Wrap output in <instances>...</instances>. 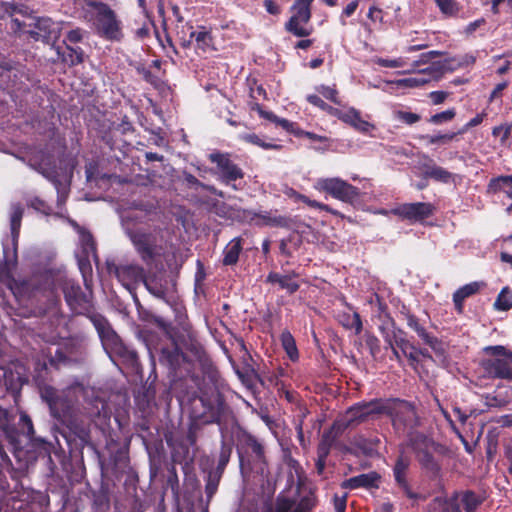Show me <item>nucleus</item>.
<instances>
[{
	"mask_svg": "<svg viewBox=\"0 0 512 512\" xmlns=\"http://www.w3.org/2000/svg\"><path fill=\"white\" fill-rule=\"evenodd\" d=\"M8 410L0 406V430L7 442L10 452L16 462V466L7 455L4 444L0 441L1 467L6 469L13 479H18L34 464L38 458L49 459L53 445L41 437L35 435L32 419L26 412L20 413L17 427L10 424Z\"/></svg>",
	"mask_w": 512,
	"mask_h": 512,
	"instance_id": "nucleus-1",
	"label": "nucleus"
},
{
	"mask_svg": "<svg viewBox=\"0 0 512 512\" xmlns=\"http://www.w3.org/2000/svg\"><path fill=\"white\" fill-rule=\"evenodd\" d=\"M390 419L394 431L398 434L413 432L420 425L415 405L397 397L373 398L354 403L345 411L344 418L335 421L332 429L342 433L348 428L359 426L382 417Z\"/></svg>",
	"mask_w": 512,
	"mask_h": 512,
	"instance_id": "nucleus-2",
	"label": "nucleus"
},
{
	"mask_svg": "<svg viewBox=\"0 0 512 512\" xmlns=\"http://www.w3.org/2000/svg\"><path fill=\"white\" fill-rule=\"evenodd\" d=\"M230 413L224 396L217 390L210 393L201 392V395L191 402L190 418L204 425L217 424L221 434L225 431L223 422Z\"/></svg>",
	"mask_w": 512,
	"mask_h": 512,
	"instance_id": "nucleus-3",
	"label": "nucleus"
},
{
	"mask_svg": "<svg viewBox=\"0 0 512 512\" xmlns=\"http://www.w3.org/2000/svg\"><path fill=\"white\" fill-rule=\"evenodd\" d=\"M96 322L95 329L110 359L113 362L120 361L138 372L141 364L137 352L122 341L107 319L103 321L96 318Z\"/></svg>",
	"mask_w": 512,
	"mask_h": 512,
	"instance_id": "nucleus-4",
	"label": "nucleus"
},
{
	"mask_svg": "<svg viewBox=\"0 0 512 512\" xmlns=\"http://www.w3.org/2000/svg\"><path fill=\"white\" fill-rule=\"evenodd\" d=\"M315 0H294L289 8L291 16L284 24V29L291 35L301 38L294 45L297 50H307L315 39L308 38L314 31L309 25L312 18V6Z\"/></svg>",
	"mask_w": 512,
	"mask_h": 512,
	"instance_id": "nucleus-5",
	"label": "nucleus"
},
{
	"mask_svg": "<svg viewBox=\"0 0 512 512\" xmlns=\"http://www.w3.org/2000/svg\"><path fill=\"white\" fill-rule=\"evenodd\" d=\"M61 290L65 302L73 314L86 316L94 327L97 323L96 318L106 320V317L102 314L95 312L93 293H85L77 281L66 276L62 282Z\"/></svg>",
	"mask_w": 512,
	"mask_h": 512,
	"instance_id": "nucleus-6",
	"label": "nucleus"
},
{
	"mask_svg": "<svg viewBox=\"0 0 512 512\" xmlns=\"http://www.w3.org/2000/svg\"><path fill=\"white\" fill-rule=\"evenodd\" d=\"M483 500L473 490H458L447 497H435L429 504V512H477Z\"/></svg>",
	"mask_w": 512,
	"mask_h": 512,
	"instance_id": "nucleus-7",
	"label": "nucleus"
},
{
	"mask_svg": "<svg viewBox=\"0 0 512 512\" xmlns=\"http://www.w3.org/2000/svg\"><path fill=\"white\" fill-rule=\"evenodd\" d=\"M87 5L95 10L94 26L96 34L108 41L119 42L123 39L122 22L116 12L101 1H90Z\"/></svg>",
	"mask_w": 512,
	"mask_h": 512,
	"instance_id": "nucleus-8",
	"label": "nucleus"
},
{
	"mask_svg": "<svg viewBox=\"0 0 512 512\" xmlns=\"http://www.w3.org/2000/svg\"><path fill=\"white\" fill-rule=\"evenodd\" d=\"M62 425L59 433L65 439L71 455L82 454L86 446L92 445L91 421L75 415Z\"/></svg>",
	"mask_w": 512,
	"mask_h": 512,
	"instance_id": "nucleus-9",
	"label": "nucleus"
},
{
	"mask_svg": "<svg viewBox=\"0 0 512 512\" xmlns=\"http://www.w3.org/2000/svg\"><path fill=\"white\" fill-rule=\"evenodd\" d=\"M491 358L482 361V368L491 378L512 380V352L504 346H488L484 349Z\"/></svg>",
	"mask_w": 512,
	"mask_h": 512,
	"instance_id": "nucleus-10",
	"label": "nucleus"
},
{
	"mask_svg": "<svg viewBox=\"0 0 512 512\" xmlns=\"http://www.w3.org/2000/svg\"><path fill=\"white\" fill-rule=\"evenodd\" d=\"M208 160L215 164L213 173L222 184L234 190L239 189L236 182L242 180L245 173L241 167L232 161L230 153L215 151L208 155Z\"/></svg>",
	"mask_w": 512,
	"mask_h": 512,
	"instance_id": "nucleus-11",
	"label": "nucleus"
},
{
	"mask_svg": "<svg viewBox=\"0 0 512 512\" xmlns=\"http://www.w3.org/2000/svg\"><path fill=\"white\" fill-rule=\"evenodd\" d=\"M314 188L348 204H353L360 197L359 188L339 177L319 178Z\"/></svg>",
	"mask_w": 512,
	"mask_h": 512,
	"instance_id": "nucleus-12",
	"label": "nucleus"
},
{
	"mask_svg": "<svg viewBox=\"0 0 512 512\" xmlns=\"http://www.w3.org/2000/svg\"><path fill=\"white\" fill-rule=\"evenodd\" d=\"M42 400L48 405L53 418L64 423L75 416L71 400L51 385H43L40 392Z\"/></svg>",
	"mask_w": 512,
	"mask_h": 512,
	"instance_id": "nucleus-13",
	"label": "nucleus"
},
{
	"mask_svg": "<svg viewBox=\"0 0 512 512\" xmlns=\"http://www.w3.org/2000/svg\"><path fill=\"white\" fill-rule=\"evenodd\" d=\"M66 276L60 270L46 269L29 281H24L22 286L33 295L38 292L43 295H55L57 290L62 288Z\"/></svg>",
	"mask_w": 512,
	"mask_h": 512,
	"instance_id": "nucleus-14",
	"label": "nucleus"
},
{
	"mask_svg": "<svg viewBox=\"0 0 512 512\" xmlns=\"http://www.w3.org/2000/svg\"><path fill=\"white\" fill-rule=\"evenodd\" d=\"M105 265L107 273L114 275L130 293L143 283L146 275L145 269L138 264L119 265L113 259H107Z\"/></svg>",
	"mask_w": 512,
	"mask_h": 512,
	"instance_id": "nucleus-15",
	"label": "nucleus"
},
{
	"mask_svg": "<svg viewBox=\"0 0 512 512\" xmlns=\"http://www.w3.org/2000/svg\"><path fill=\"white\" fill-rule=\"evenodd\" d=\"M130 239L145 264L150 265L159 255L157 237L153 233L135 231L130 234Z\"/></svg>",
	"mask_w": 512,
	"mask_h": 512,
	"instance_id": "nucleus-16",
	"label": "nucleus"
},
{
	"mask_svg": "<svg viewBox=\"0 0 512 512\" xmlns=\"http://www.w3.org/2000/svg\"><path fill=\"white\" fill-rule=\"evenodd\" d=\"M27 34L35 41H42L49 44L56 42L60 37V24L48 17L37 18L29 24Z\"/></svg>",
	"mask_w": 512,
	"mask_h": 512,
	"instance_id": "nucleus-17",
	"label": "nucleus"
},
{
	"mask_svg": "<svg viewBox=\"0 0 512 512\" xmlns=\"http://www.w3.org/2000/svg\"><path fill=\"white\" fill-rule=\"evenodd\" d=\"M411 461L407 456L400 454L393 465L392 472L396 486L403 494L412 500L420 499V494L413 491L408 479Z\"/></svg>",
	"mask_w": 512,
	"mask_h": 512,
	"instance_id": "nucleus-18",
	"label": "nucleus"
},
{
	"mask_svg": "<svg viewBox=\"0 0 512 512\" xmlns=\"http://www.w3.org/2000/svg\"><path fill=\"white\" fill-rule=\"evenodd\" d=\"M435 207L429 202L405 203L393 209V214L410 222H421L434 214Z\"/></svg>",
	"mask_w": 512,
	"mask_h": 512,
	"instance_id": "nucleus-19",
	"label": "nucleus"
},
{
	"mask_svg": "<svg viewBox=\"0 0 512 512\" xmlns=\"http://www.w3.org/2000/svg\"><path fill=\"white\" fill-rule=\"evenodd\" d=\"M239 440L242 449H245V452L251 456L254 464L258 466L257 469L263 473L268 465L263 443L247 432H244Z\"/></svg>",
	"mask_w": 512,
	"mask_h": 512,
	"instance_id": "nucleus-20",
	"label": "nucleus"
},
{
	"mask_svg": "<svg viewBox=\"0 0 512 512\" xmlns=\"http://www.w3.org/2000/svg\"><path fill=\"white\" fill-rule=\"evenodd\" d=\"M407 445L415 454L416 459L429 451L443 453L445 450V446L435 442L432 438L416 430L408 433Z\"/></svg>",
	"mask_w": 512,
	"mask_h": 512,
	"instance_id": "nucleus-21",
	"label": "nucleus"
},
{
	"mask_svg": "<svg viewBox=\"0 0 512 512\" xmlns=\"http://www.w3.org/2000/svg\"><path fill=\"white\" fill-rule=\"evenodd\" d=\"M406 323L407 326L423 341V343L428 345L436 354H444L442 341L426 330L424 323L419 317L413 314Z\"/></svg>",
	"mask_w": 512,
	"mask_h": 512,
	"instance_id": "nucleus-22",
	"label": "nucleus"
},
{
	"mask_svg": "<svg viewBox=\"0 0 512 512\" xmlns=\"http://www.w3.org/2000/svg\"><path fill=\"white\" fill-rule=\"evenodd\" d=\"M381 475L377 471L359 474L351 478L345 479L341 483L343 489L355 490L364 488L367 490L378 489L380 487Z\"/></svg>",
	"mask_w": 512,
	"mask_h": 512,
	"instance_id": "nucleus-23",
	"label": "nucleus"
},
{
	"mask_svg": "<svg viewBox=\"0 0 512 512\" xmlns=\"http://www.w3.org/2000/svg\"><path fill=\"white\" fill-rule=\"evenodd\" d=\"M298 277L299 274L295 271H291L287 274L270 272L266 277V282L270 284H278L280 289L286 290L289 295H292L300 288L299 282L295 280Z\"/></svg>",
	"mask_w": 512,
	"mask_h": 512,
	"instance_id": "nucleus-24",
	"label": "nucleus"
},
{
	"mask_svg": "<svg viewBox=\"0 0 512 512\" xmlns=\"http://www.w3.org/2000/svg\"><path fill=\"white\" fill-rule=\"evenodd\" d=\"M143 284L154 297L169 303L166 299L168 293V280L164 274L153 273L151 275H145Z\"/></svg>",
	"mask_w": 512,
	"mask_h": 512,
	"instance_id": "nucleus-25",
	"label": "nucleus"
},
{
	"mask_svg": "<svg viewBox=\"0 0 512 512\" xmlns=\"http://www.w3.org/2000/svg\"><path fill=\"white\" fill-rule=\"evenodd\" d=\"M349 311H341L337 314L338 323L346 330H354L355 335L361 334L363 330V322L360 314L354 311L352 305L346 303Z\"/></svg>",
	"mask_w": 512,
	"mask_h": 512,
	"instance_id": "nucleus-26",
	"label": "nucleus"
},
{
	"mask_svg": "<svg viewBox=\"0 0 512 512\" xmlns=\"http://www.w3.org/2000/svg\"><path fill=\"white\" fill-rule=\"evenodd\" d=\"M291 219L287 216L277 215L272 211H261L255 212V221L253 222L256 226H268V227H280L288 228L290 226Z\"/></svg>",
	"mask_w": 512,
	"mask_h": 512,
	"instance_id": "nucleus-27",
	"label": "nucleus"
},
{
	"mask_svg": "<svg viewBox=\"0 0 512 512\" xmlns=\"http://www.w3.org/2000/svg\"><path fill=\"white\" fill-rule=\"evenodd\" d=\"M483 286L485 283L474 281L465 284L453 293V303L458 314H462L464 311L465 299L477 294Z\"/></svg>",
	"mask_w": 512,
	"mask_h": 512,
	"instance_id": "nucleus-28",
	"label": "nucleus"
},
{
	"mask_svg": "<svg viewBox=\"0 0 512 512\" xmlns=\"http://www.w3.org/2000/svg\"><path fill=\"white\" fill-rule=\"evenodd\" d=\"M503 193L505 196L512 200V174L510 175H499L492 177L487 186V195H497Z\"/></svg>",
	"mask_w": 512,
	"mask_h": 512,
	"instance_id": "nucleus-29",
	"label": "nucleus"
},
{
	"mask_svg": "<svg viewBox=\"0 0 512 512\" xmlns=\"http://www.w3.org/2000/svg\"><path fill=\"white\" fill-rule=\"evenodd\" d=\"M48 363L50 365L55 364V360L52 357L47 358L44 354H38L33 359V380L41 391V387L46 384L48 375Z\"/></svg>",
	"mask_w": 512,
	"mask_h": 512,
	"instance_id": "nucleus-30",
	"label": "nucleus"
},
{
	"mask_svg": "<svg viewBox=\"0 0 512 512\" xmlns=\"http://www.w3.org/2000/svg\"><path fill=\"white\" fill-rule=\"evenodd\" d=\"M176 323L177 326L181 329V331L186 335L188 340L190 341V350L194 351L198 354L199 350H201L200 344L196 341V332L190 323L188 316L186 313H183L180 309H176Z\"/></svg>",
	"mask_w": 512,
	"mask_h": 512,
	"instance_id": "nucleus-31",
	"label": "nucleus"
},
{
	"mask_svg": "<svg viewBox=\"0 0 512 512\" xmlns=\"http://www.w3.org/2000/svg\"><path fill=\"white\" fill-rule=\"evenodd\" d=\"M160 361L167 364L171 370L176 372L181 364L187 361V356L175 345L171 348H162Z\"/></svg>",
	"mask_w": 512,
	"mask_h": 512,
	"instance_id": "nucleus-32",
	"label": "nucleus"
},
{
	"mask_svg": "<svg viewBox=\"0 0 512 512\" xmlns=\"http://www.w3.org/2000/svg\"><path fill=\"white\" fill-rule=\"evenodd\" d=\"M286 195L289 198L293 199L294 201H301L311 208L319 209L321 211L328 212L334 216L344 218V215L341 212H339L338 210L333 209L331 206H329L327 204L318 202L316 200H312L309 197H307L306 195L299 193L298 191H296L293 188H290L286 192Z\"/></svg>",
	"mask_w": 512,
	"mask_h": 512,
	"instance_id": "nucleus-33",
	"label": "nucleus"
},
{
	"mask_svg": "<svg viewBox=\"0 0 512 512\" xmlns=\"http://www.w3.org/2000/svg\"><path fill=\"white\" fill-rule=\"evenodd\" d=\"M190 38L194 39L195 47L202 52L214 50V37L206 26H198L197 31L190 32Z\"/></svg>",
	"mask_w": 512,
	"mask_h": 512,
	"instance_id": "nucleus-34",
	"label": "nucleus"
},
{
	"mask_svg": "<svg viewBox=\"0 0 512 512\" xmlns=\"http://www.w3.org/2000/svg\"><path fill=\"white\" fill-rule=\"evenodd\" d=\"M243 238L235 237L233 238L224 248L223 250V259L222 263L225 266H233L237 264L239 260V255L243 250Z\"/></svg>",
	"mask_w": 512,
	"mask_h": 512,
	"instance_id": "nucleus-35",
	"label": "nucleus"
},
{
	"mask_svg": "<svg viewBox=\"0 0 512 512\" xmlns=\"http://www.w3.org/2000/svg\"><path fill=\"white\" fill-rule=\"evenodd\" d=\"M57 54L61 61L70 67L79 65L84 61V51L82 48L65 44V50L61 51V48H57Z\"/></svg>",
	"mask_w": 512,
	"mask_h": 512,
	"instance_id": "nucleus-36",
	"label": "nucleus"
},
{
	"mask_svg": "<svg viewBox=\"0 0 512 512\" xmlns=\"http://www.w3.org/2000/svg\"><path fill=\"white\" fill-rule=\"evenodd\" d=\"M434 451H429L418 457L416 460L423 470L436 478L440 475L441 465L433 456Z\"/></svg>",
	"mask_w": 512,
	"mask_h": 512,
	"instance_id": "nucleus-37",
	"label": "nucleus"
},
{
	"mask_svg": "<svg viewBox=\"0 0 512 512\" xmlns=\"http://www.w3.org/2000/svg\"><path fill=\"white\" fill-rule=\"evenodd\" d=\"M221 436H222V439H221L218 464L214 470L224 473L225 468L230 461V457H231L232 450H233V442L226 440L225 431H223V434H221Z\"/></svg>",
	"mask_w": 512,
	"mask_h": 512,
	"instance_id": "nucleus-38",
	"label": "nucleus"
},
{
	"mask_svg": "<svg viewBox=\"0 0 512 512\" xmlns=\"http://www.w3.org/2000/svg\"><path fill=\"white\" fill-rule=\"evenodd\" d=\"M280 341L283 349L287 353L291 361H296L299 358V352L296 346L293 335L288 330H284L280 335Z\"/></svg>",
	"mask_w": 512,
	"mask_h": 512,
	"instance_id": "nucleus-39",
	"label": "nucleus"
},
{
	"mask_svg": "<svg viewBox=\"0 0 512 512\" xmlns=\"http://www.w3.org/2000/svg\"><path fill=\"white\" fill-rule=\"evenodd\" d=\"M137 73L142 76L143 80L153 86L157 90H163L167 84L157 74L153 73L149 68L141 65L136 68Z\"/></svg>",
	"mask_w": 512,
	"mask_h": 512,
	"instance_id": "nucleus-40",
	"label": "nucleus"
},
{
	"mask_svg": "<svg viewBox=\"0 0 512 512\" xmlns=\"http://www.w3.org/2000/svg\"><path fill=\"white\" fill-rule=\"evenodd\" d=\"M426 179H432L436 182L448 184L455 181V175L445 168L436 165L426 173Z\"/></svg>",
	"mask_w": 512,
	"mask_h": 512,
	"instance_id": "nucleus-41",
	"label": "nucleus"
},
{
	"mask_svg": "<svg viewBox=\"0 0 512 512\" xmlns=\"http://www.w3.org/2000/svg\"><path fill=\"white\" fill-rule=\"evenodd\" d=\"M223 476V473L211 470L209 471L207 478H206V485H205V493L207 497V503L211 501L213 496L216 494L220 480Z\"/></svg>",
	"mask_w": 512,
	"mask_h": 512,
	"instance_id": "nucleus-42",
	"label": "nucleus"
},
{
	"mask_svg": "<svg viewBox=\"0 0 512 512\" xmlns=\"http://www.w3.org/2000/svg\"><path fill=\"white\" fill-rule=\"evenodd\" d=\"M493 306L497 311H508L512 308V291L508 286L501 289Z\"/></svg>",
	"mask_w": 512,
	"mask_h": 512,
	"instance_id": "nucleus-43",
	"label": "nucleus"
},
{
	"mask_svg": "<svg viewBox=\"0 0 512 512\" xmlns=\"http://www.w3.org/2000/svg\"><path fill=\"white\" fill-rule=\"evenodd\" d=\"M23 208L20 204L13 207V211L11 213L10 217V228H11V234L13 237V241L16 243L17 239L19 237L20 227H21V221L23 217Z\"/></svg>",
	"mask_w": 512,
	"mask_h": 512,
	"instance_id": "nucleus-44",
	"label": "nucleus"
},
{
	"mask_svg": "<svg viewBox=\"0 0 512 512\" xmlns=\"http://www.w3.org/2000/svg\"><path fill=\"white\" fill-rule=\"evenodd\" d=\"M240 138L244 142L256 145L265 150H281L282 149V145L265 142L255 133H246V134L241 135Z\"/></svg>",
	"mask_w": 512,
	"mask_h": 512,
	"instance_id": "nucleus-45",
	"label": "nucleus"
},
{
	"mask_svg": "<svg viewBox=\"0 0 512 512\" xmlns=\"http://www.w3.org/2000/svg\"><path fill=\"white\" fill-rule=\"evenodd\" d=\"M295 504V499L287 497L280 493L277 495L274 507L271 509L270 512H293Z\"/></svg>",
	"mask_w": 512,
	"mask_h": 512,
	"instance_id": "nucleus-46",
	"label": "nucleus"
},
{
	"mask_svg": "<svg viewBox=\"0 0 512 512\" xmlns=\"http://www.w3.org/2000/svg\"><path fill=\"white\" fill-rule=\"evenodd\" d=\"M442 14L448 17L456 16L461 6L456 0H434Z\"/></svg>",
	"mask_w": 512,
	"mask_h": 512,
	"instance_id": "nucleus-47",
	"label": "nucleus"
},
{
	"mask_svg": "<svg viewBox=\"0 0 512 512\" xmlns=\"http://www.w3.org/2000/svg\"><path fill=\"white\" fill-rule=\"evenodd\" d=\"M166 485L171 489V492L175 498L179 497L180 493V485H179V478L176 470V466L174 464H171L167 468V479H166Z\"/></svg>",
	"mask_w": 512,
	"mask_h": 512,
	"instance_id": "nucleus-48",
	"label": "nucleus"
},
{
	"mask_svg": "<svg viewBox=\"0 0 512 512\" xmlns=\"http://www.w3.org/2000/svg\"><path fill=\"white\" fill-rule=\"evenodd\" d=\"M420 74L431 80H439L445 71L444 65L441 62H433L428 67L419 70Z\"/></svg>",
	"mask_w": 512,
	"mask_h": 512,
	"instance_id": "nucleus-49",
	"label": "nucleus"
},
{
	"mask_svg": "<svg viewBox=\"0 0 512 512\" xmlns=\"http://www.w3.org/2000/svg\"><path fill=\"white\" fill-rule=\"evenodd\" d=\"M365 345L369 349L370 355L373 359H377L381 352V345L379 338L372 332L366 331L363 335Z\"/></svg>",
	"mask_w": 512,
	"mask_h": 512,
	"instance_id": "nucleus-50",
	"label": "nucleus"
},
{
	"mask_svg": "<svg viewBox=\"0 0 512 512\" xmlns=\"http://www.w3.org/2000/svg\"><path fill=\"white\" fill-rule=\"evenodd\" d=\"M183 178H184V181L185 183L188 185L189 188H194V189H198V188H204L208 191H210L211 193L215 194V195H218L220 197H223V192L222 191H218L214 186H206L204 185L202 182H200L193 174L191 173H188V172H184L183 173Z\"/></svg>",
	"mask_w": 512,
	"mask_h": 512,
	"instance_id": "nucleus-51",
	"label": "nucleus"
},
{
	"mask_svg": "<svg viewBox=\"0 0 512 512\" xmlns=\"http://www.w3.org/2000/svg\"><path fill=\"white\" fill-rule=\"evenodd\" d=\"M458 136L457 132H449L445 134H436V135H423L421 136L422 140H425L428 145L435 144H446L453 141Z\"/></svg>",
	"mask_w": 512,
	"mask_h": 512,
	"instance_id": "nucleus-52",
	"label": "nucleus"
},
{
	"mask_svg": "<svg viewBox=\"0 0 512 512\" xmlns=\"http://www.w3.org/2000/svg\"><path fill=\"white\" fill-rule=\"evenodd\" d=\"M189 455V448L185 444H179L174 447L171 451V464H182L185 461V465L183 469L185 470L188 466V462L186 461L187 456Z\"/></svg>",
	"mask_w": 512,
	"mask_h": 512,
	"instance_id": "nucleus-53",
	"label": "nucleus"
},
{
	"mask_svg": "<svg viewBox=\"0 0 512 512\" xmlns=\"http://www.w3.org/2000/svg\"><path fill=\"white\" fill-rule=\"evenodd\" d=\"M334 439L335 437L331 436V431L325 432L323 434L322 440L317 447V457L327 459L330 454Z\"/></svg>",
	"mask_w": 512,
	"mask_h": 512,
	"instance_id": "nucleus-54",
	"label": "nucleus"
},
{
	"mask_svg": "<svg viewBox=\"0 0 512 512\" xmlns=\"http://www.w3.org/2000/svg\"><path fill=\"white\" fill-rule=\"evenodd\" d=\"M231 218L240 223L253 224L255 221V212L243 208L232 209Z\"/></svg>",
	"mask_w": 512,
	"mask_h": 512,
	"instance_id": "nucleus-55",
	"label": "nucleus"
},
{
	"mask_svg": "<svg viewBox=\"0 0 512 512\" xmlns=\"http://www.w3.org/2000/svg\"><path fill=\"white\" fill-rule=\"evenodd\" d=\"M395 331H396V338H395L396 348H398L402 354H406L407 350H415L416 351V346L406 338V332L404 330H402L401 328H397V330H395Z\"/></svg>",
	"mask_w": 512,
	"mask_h": 512,
	"instance_id": "nucleus-56",
	"label": "nucleus"
},
{
	"mask_svg": "<svg viewBox=\"0 0 512 512\" xmlns=\"http://www.w3.org/2000/svg\"><path fill=\"white\" fill-rule=\"evenodd\" d=\"M455 116H456V109L450 108L445 111H442V112L432 115L428 119V122L431 124H434V125H441L443 123L452 121L455 118Z\"/></svg>",
	"mask_w": 512,
	"mask_h": 512,
	"instance_id": "nucleus-57",
	"label": "nucleus"
},
{
	"mask_svg": "<svg viewBox=\"0 0 512 512\" xmlns=\"http://www.w3.org/2000/svg\"><path fill=\"white\" fill-rule=\"evenodd\" d=\"M317 501L313 494L305 495L295 504L293 512H311Z\"/></svg>",
	"mask_w": 512,
	"mask_h": 512,
	"instance_id": "nucleus-58",
	"label": "nucleus"
},
{
	"mask_svg": "<svg viewBox=\"0 0 512 512\" xmlns=\"http://www.w3.org/2000/svg\"><path fill=\"white\" fill-rule=\"evenodd\" d=\"M296 137H305L313 142H319L324 145L323 149H327L330 146V139L324 135H318L314 132L305 131L302 128L296 131Z\"/></svg>",
	"mask_w": 512,
	"mask_h": 512,
	"instance_id": "nucleus-59",
	"label": "nucleus"
},
{
	"mask_svg": "<svg viewBox=\"0 0 512 512\" xmlns=\"http://www.w3.org/2000/svg\"><path fill=\"white\" fill-rule=\"evenodd\" d=\"M317 91L327 100L333 102L336 105H341V99L339 97V92L335 88V86L330 87L326 85H321L317 87Z\"/></svg>",
	"mask_w": 512,
	"mask_h": 512,
	"instance_id": "nucleus-60",
	"label": "nucleus"
},
{
	"mask_svg": "<svg viewBox=\"0 0 512 512\" xmlns=\"http://www.w3.org/2000/svg\"><path fill=\"white\" fill-rule=\"evenodd\" d=\"M512 133V123H504L499 126H495L492 129V135L494 137H500L501 144H505L510 138Z\"/></svg>",
	"mask_w": 512,
	"mask_h": 512,
	"instance_id": "nucleus-61",
	"label": "nucleus"
},
{
	"mask_svg": "<svg viewBox=\"0 0 512 512\" xmlns=\"http://www.w3.org/2000/svg\"><path fill=\"white\" fill-rule=\"evenodd\" d=\"M306 100L308 103L319 108L320 110L324 111L328 115L331 113V111L334 108L333 106L327 104L320 96L315 95V94L307 95Z\"/></svg>",
	"mask_w": 512,
	"mask_h": 512,
	"instance_id": "nucleus-62",
	"label": "nucleus"
},
{
	"mask_svg": "<svg viewBox=\"0 0 512 512\" xmlns=\"http://www.w3.org/2000/svg\"><path fill=\"white\" fill-rule=\"evenodd\" d=\"M29 206L44 215H50L52 213V207L39 197L32 198L29 202Z\"/></svg>",
	"mask_w": 512,
	"mask_h": 512,
	"instance_id": "nucleus-63",
	"label": "nucleus"
},
{
	"mask_svg": "<svg viewBox=\"0 0 512 512\" xmlns=\"http://www.w3.org/2000/svg\"><path fill=\"white\" fill-rule=\"evenodd\" d=\"M429 82V78L424 77L418 71L417 75L414 77L401 79L398 81L399 85L407 86V87H419Z\"/></svg>",
	"mask_w": 512,
	"mask_h": 512,
	"instance_id": "nucleus-64",
	"label": "nucleus"
}]
</instances>
